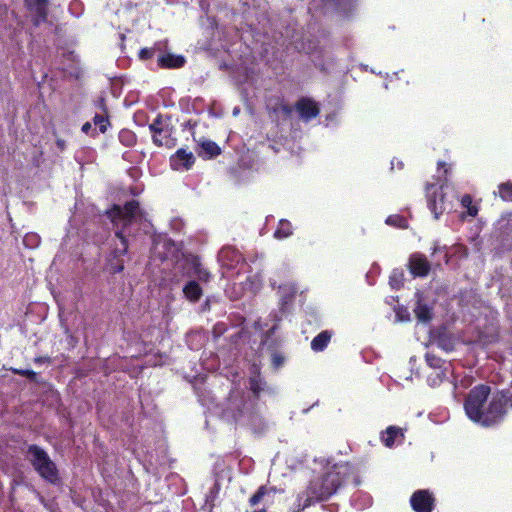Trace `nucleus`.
<instances>
[{
	"instance_id": "obj_1",
	"label": "nucleus",
	"mask_w": 512,
	"mask_h": 512,
	"mask_svg": "<svg viewBox=\"0 0 512 512\" xmlns=\"http://www.w3.org/2000/svg\"><path fill=\"white\" fill-rule=\"evenodd\" d=\"M360 483V468L357 465L351 462L336 463L297 494L291 512H302L316 503L329 500L345 487H356Z\"/></svg>"
},
{
	"instance_id": "obj_2",
	"label": "nucleus",
	"mask_w": 512,
	"mask_h": 512,
	"mask_svg": "<svg viewBox=\"0 0 512 512\" xmlns=\"http://www.w3.org/2000/svg\"><path fill=\"white\" fill-rule=\"evenodd\" d=\"M138 214H140V204L134 199L127 201L123 206L114 204L107 211V216L113 224L122 223V228L115 231V236L119 239L120 244L112 250V258L108 262V269L112 274L121 273L124 270L123 256L128 252V240L124 235V230L136 220Z\"/></svg>"
},
{
	"instance_id": "obj_3",
	"label": "nucleus",
	"mask_w": 512,
	"mask_h": 512,
	"mask_svg": "<svg viewBox=\"0 0 512 512\" xmlns=\"http://www.w3.org/2000/svg\"><path fill=\"white\" fill-rule=\"evenodd\" d=\"M26 457L34 470L46 481L56 483L59 473L56 464L51 460L48 453L36 444L28 446Z\"/></svg>"
},
{
	"instance_id": "obj_4",
	"label": "nucleus",
	"mask_w": 512,
	"mask_h": 512,
	"mask_svg": "<svg viewBox=\"0 0 512 512\" xmlns=\"http://www.w3.org/2000/svg\"><path fill=\"white\" fill-rule=\"evenodd\" d=\"M26 457L34 470L46 481L56 483L59 473L56 464L51 460L48 453L36 444L28 446Z\"/></svg>"
},
{
	"instance_id": "obj_5",
	"label": "nucleus",
	"mask_w": 512,
	"mask_h": 512,
	"mask_svg": "<svg viewBox=\"0 0 512 512\" xmlns=\"http://www.w3.org/2000/svg\"><path fill=\"white\" fill-rule=\"evenodd\" d=\"M491 393V388L485 384H479L473 387L466 396L464 409L467 416L474 422L483 418L484 409Z\"/></svg>"
},
{
	"instance_id": "obj_6",
	"label": "nucleus",
	"mask_w": 512,
	"mask_h": 512,
	"mask_svg": "<svg viewBox=\"0 0 512 512\" xmlns=\"http://www.w3.org/2000/svg\"><path fill=\"white\" fill-rule=\"evenodd\" d=\"M510 400L511 397L508 391H498L493 394L479 423L484 426H491L503 420Z\"/></svg>"
},
{
	"instance_id": "obj_7",
	"label": "nucleus",
	"mask_w": 512,
	"mask_h": 512,
	"mask_svg": "<svg viewBox=\"0 0 512 512\" xmlns=\"http://www.w3.org/2000/svg\"><path fill=\"white\" fill-rule=\"evenodd\" d=\"M172 127L163 125V115L158 114L149 125V131L152 134V141L158 147L173 148L176 145V139L172 137Z\"/></svg>"
},
{
	"instance_id": "obj_8",
	"label": "nucleus",
	"mask_w": 512,
	"mask_h": 512,
	"mask_svg": "<svg viewBox=\"0 0 512 512\" xmlns=\"http://www.w3.org/2000/svg\"><path fill=\"white\" fill-rule=\"evenodd\" d=\"M426 196L429 210L433 213L434 218L438 219L447 209L442 186L436 187L434 184H427Z\"/></svg>"
},
{
	"instance_id": "obj_9",
	"label": "nucleus",
	"mask_w": 512,
	"mask_h": 512,
	"mask_svg": "<svg viewBox=\"0 0 512 512\" xmlns=\"http://www.w3.org/2000/svg\"><path fill=\"white\" fill-rule=\"evenodd\" d=\"M436 499L428 489H419L412 493L410 506L414 512H432L435 508Z\"/></svg>"
},
{
	"instance_id": "obj_10",
	"label": "nucleus",
	"mask_w": 512,
	"mask_h": 512,
	"mask_svg": "<svg viewBox=\"0 0 512 512\" xmlns=\"http://www.w3.org/2000/svg\"><path fill=\"white\" fill-rule=\"evenodd\" d=\"M408 269L413 277H427L431 270V264L422 253H413L409 257Z\"/></svg>"
},
{
	"instance_id": "obj_11",
	"label": "nucleus",
	"mask_w": 512,
	"mask_h": 512,
	"mask_svg": "<svg viewBox=\"0 0 512 512\" xmlns=\"http://www.w3.org/2000/svg\"><path fill=\"white\" fill-rule=\"evenodd\" d=\"M295 109L300 118L305 122L316 118L320 114V107L318 103L309 97H301L295 103Z\"/></svg>"
},
{
	"instance_id": "obj_12",
	"label": "nucleus",
	"mask_w": 512,
	"mask_h": 512,
	"mask_svg": "<svg viewBox=\"0 0 512 512\" xmlns=\"http://www.w3.org/2000/svg\"><path fill=\"white\" fill-rule=\"evenodd\" d=\"M27 9L35 13L33 24L39 26L47 20L48 16V0H24Z\"/></svg>"
},
{
	"instance_id": "obj_13",
	"label": "nucleus",
	"mask_w": 512,
	"mask_h": 512,
	"mask_svg": "<svg viewBox=\"0 0 512 512\" xmlns=\"http://www.w3.org/2000/svg\"><path fill=\"white\" fill-rule=\"evenodd\" d=\"M195 162V157L192 152H188L185 149H178L175 154L170 157L171 167L175 170L179 169H190Z\"/></svg>"
},
{
	"instance_id": "obj_14",
	"label": "nucleus",
	"mask_w": 512,
	"mask_h": 512,
	"mask_svg": "<svg viewBox=\"0 0 512 512\" xmlns=\"http://www.w3.org/2000/svg\"><path fill=\"white\" fill-rule=\"evenodd\" d=\"M246 412V402L241 398L230 402L229 406L224 410V416L238 423L244 419Z\"/></svg>"
},
{
	"instance_id": "obj_15",
	"label": "nucleus",
	"mask_w": 512,
	"mask_h": 512,
	"mask_svg": "<svg viewBox=\"0 0 512 512\" xmlns=\"http://www.w3.org/2000/svg\"><path fill=\"white\" fill-rule=\"evenodd\" d=\"M266 382L261 376L260 366L253 364L251 367V376L249 377V388L256 399H259L260 394L264 391Z\"/></svg>"
},
{
	"instance_id": "obj_16",
	"label": "nucleus",
	"mask_w": 512,
	"mask_h": 512,
	"mask_svg": "<svg viewBox=\"0 0 512 512\" xmlns=\"http://www.w3.org/2000/svg\"><path fill=\"white\" fill-rule=\"evenodd\" d=\"M187 263L193 270V276H195L201 282H209L211 279V274L207 268H205L202 264L201 258L197 255H190L186 259Z\"/></svg>"
},
{
	"instance_id": "obj_17",
	"label": "nucleus",
	"mask_w": 512,
	"mask_h": 512,
	"mask_svg": "<svg viewBox=\"0 0 512 512\" xmlns=\"http://www.w3.org/2000/svg\"><path fill=\"white\" fill-rule=\"evenodd\" d=\"M185 63L184 56L172 53L162 54L157 59V64L161 69H178L183 67Z\"/></svg>"
},
{
	"instance_id": "obj_18",
	"label": "nucleus",
	"mask_w": 512,
	"mask_h": 512,
	"mask_svg": "<svg viewBox=\"0 0 512 512\" xmlns=\"http://www.w3.org/2000/svg\"><path fill=\"white\" fill-rule=\"evenodd\" d=\"M268 111L270 116L273 117L275 121L279 122L281 119L285 121L290 118L293 107L286 103L279 102L272 107H268Z\"/></svg>"
},
{
	"instance_id": "obj_19",
	"label": "nucleus",
	"mask_w": 512,
	"mask_h": 512,
	"mask_svg": "<svg viewBox=\"0 0 512 512\" xmlns=\"http://www.w3.org/2000/svg\"><path fill=\"white\" fill-rule=\"evenodd\" d=\"M498 237L502 240L512 239V214L501 217L496 226Z\"/></svg>"
},
{
	"instance_id": "obj_20",
	"label": "nucleus",
	"mask_w": 512,
	"mask_h": 512,
	"mask_svg": "<svg viewBox=\"0 0 512 512\" xmlns=\"http://www.w3.org/2000/svg\"><path fill=\"white\" fill-rule=\"evenodd\" d=\"M413 312L417 320L422 323H429L433 318L432 307L424 303L420 297L416 302Z\"/></svg>"
},
{
	"instance_id": "obj_21",
	"label": "nucleus",
	"mask_w": 512,
	"mask_h": 512,
	"mask_svg": "<svg viewBox=\"0 0 512 512\" xmlns=\"http://www.w3.org/2000/svg\"><path fill=\"white\" fill-rule=\"evenodd\" d=\"M201 151L198 152L199 156L203 159H213L219 156L222 152L220 146L212 140H204L200 143Z\"/></svg>"
},
{
	"instance_id": "obj_22",
	"label": "nucleus",
	"mask_w": 512,
	"mask_h": 512,
	"mask_svg": "<svg viewBox=\"0 0 512 512\" xmlns=\"http://www.w3.org/2000/svg\"><path fill=\"white\" fill-rule=\"evenodd\" d=\"M183 294L187 300L198 302L203 295V290L198 282L190 280L184 285Z\"/></svg>"
},
{
	"instance_id": "obj_23",
	"label": "nucleus",
	"mask_w": 512,
	"mask_h": 512,
	"mask_svg": "<svg viewBox=\"0 0 512 512\" xmlns=\"http://www.w3.org/2000/svg\"><path fill=\"white\" fill-rule=\"evenodd\" d=\"M333 336L332 331L330 330H324L320 332L317 336H315L311 341V349L314 352H322L324 351L328 344L331 341V338Z\"/></svg>"
},
{
	"instance_id": "obj_24",
	"label": "nucleus",
	"mask_w": 512,
	"mask_h": 512,
	"mask_svg": "<svg viewBox=\"0 0 512 512\" xmlns=\"http://www.w3.org/2000/svg\"><path fill=\"white\" fill-rule=\"evenodd\" d=\"M404 438V433L397 426H389L381 433V441L386 447H392L398 438Z\"/></svg>"
},
{
	"instance_id": "obj_25",
	"label": "nucleus",
	"mask_w": 512,
	"mask_h": 512,
	"mask_svg": "<svg viewBox=\"0 0 512 512\" xmlns=\"http://www.w3.org/2000/svg\"><path fill=\"white\" fill-rule=\"evenodd\" d=\"M293 228L290 221L281 219L278 223V227L274 232V237L277 239H284L292 235Z\"/></svg>"
},
{
	"instance_id": "obj_26",
	"label": "nucleus",
	"mask_w": 512,
	"mask_h": 512,
	"mask_svg": "<svg viewBox=\"0 0 512 512\" xmlns=\"http://www.w3.org/2000/svg\"><path fill=\"white\" fill-rule=\"evenodd\" d=\"M118 138L125 147H133L137 142L136 134L130 129L120 130Z\"/></svg>"
},
{
	"instance_id": "obj_27",
	"label": "nucleus",
	"mask_w": 512,
	"mask_h": 512,
	"mask_svg": "<svg viewBox=\"0 0 512 512\" xmlns=\"http://www.w3.org/2000/svg\"><path fill=\"white\" fill-rule=\"evenodd\" d=\"M385 222H386V224L396 227V228H400V229L408 228L407 219L404 216H401L398 214L388 216Z\"/></svg>"
},
{
	"instance_id": "obj_28",
	"label": "nucleus",
	"mask_w": 512,
	"mask_h": 512,
	"mask_svg": "<svg viewBox=\"0 0 512 512\" xmlns=\"http://www.w3.org/2000/svg\"><path fill=\"white\" fill-rule=\"evenodd\" d=\"M462 207L467 209V214L471 217H475L478 214V207L473 204V199L470 194H465L461 198Z\"/></svg>"
},
{
	"instance_id": "obj_29",
	"label": "nucleus",
	"mask_w": 512,
	"mask_h": 512,
	"mask_svg": "<svg viewBox=\"0 0 512 512\" xmlns=\"http://www.w3.org/2000/svg\"><path fill=\"white\" fill-rule=\"evenodd\" d=\"M498 193L503 201L512 202V182L501 183L498 186Z\"/></svg>"
},
{
	"instance_id": "obj_30",
	"label": "nucleus",
	"mask_w": 512,
	"mask_h": 512,
	"mask_svg": "<svg viewBox=\"0 0 512 512\" xmlns=\"http://www.w3.org/2000/svg\"><path fill=\"white\" fill-rule=\"evenodd\" d=\"M269 493V489L262 485L260 486L257 491L250 497L249 504L250 506H256L258 505L264 498L265 495Z\"/></svg>"
},
{
	"instance_id": "obj_31",
	"label": "nucleus",
	"mask_w": 512,
	"mask_h": 512,
	"mask_svg": "<svg viewBox=\"0 0 512 512\" xmlns=\"http://www.w3.org/2000/svg\"><path fill=\"white\" fill-rule=\"evenodd\" d=\"M93 123L99 127L101 133H105L110 125V121L107 115L96 114L93 117Z\"/></svg>"
},
{
	"instance_id": "obj_32",
	"label": "nucleus",
	"mask_w": 512,
	"mask_h": 512,
	"mask_svg": "<svg viewBox=\"0 0 512 512\" xmlns=\"http://www.w3.org/2000/svg\"><path fill=\"white\" fill-rule=\"evenodd\" d=\"M425 359H426L427 364L430 367L438 369V370H444V368H442V366L445 363L440 357H437L436 355L427 353L425 356Z\"/></svg>"
},
{
	"instance_id": "obj_33",
	"label": "nucleus",
	"mask_w": 512,
	"mask_h": 512,
	"mask_svg": "<svg viewBox=\"0 0 512 512\" xmlns=\"http://www.w3.org/2000/svg\"><path fill=\"white\" fill-rule=\"evenodd\" d=\"M446 370L447 368H444V370H437L434 374H431L428 376V382L431 386L439 385L444 378L446 377Z\"/></svg>"
},
{
	"instance_id": "obj_34",
	"label": "nucleus",
	"mask_w": 512,
	"mask_h": 512,
	"mask_svg": "<svg viewBox=\"0 0 512 512\" xmlns=\"http://www.w3.org/2000/svg\"><path fill=\"white\" fill-rule=\"evenodd\" d=\"M390 285L394 289H400L404 285L403 273L394 271L390 276Z\"/></svg>"
},
{
	"instance_id": "obj_35",
	"label": "nucleus",
	"mask_w": 512,
	"mask_h": 512,
	"mask_svg": "<svg viewBox=\"0 0 512 512\" xmlns=\"http://www.w3.org/2000/svg\"><path fill=\"white\" fill-rule=\"evenodd\" d=\"M437 345L445 351H452L454 346L451 337L443 334L439 335L437 339Z\"/></svg>"
},
{
	"instance_id": "obj_36",
	"label": "nucleus",
	"mask_w": 512,
	"mask_h": 512,
	"mask_svg": "<svg viewBox=\"0 0 512 512\" xmlns=\"http://www.w3.org/2000/svg\"><path fill=\"white\" fill-rule=\"evenodd\" d=\"M284 362H285V357L283 356V354H281L280 352H277V351L272 352L271 365L275 370H277L281 366H283Z\"/></svg>"
},
{
	"instance_id": "obj_37",
	"label": "nucleus",
	"mask_w": 512,
	"mask_h": 512,
	"mask_svg": "<svg viewBox=\"0 0 512 512\" xmlns=\"http://www.w3.org/2000/svg\"><path fill=\"white\" fill-rule=\"evenodd\" d=\"M14 374L28 378L32 382H38L37 373L29 369H13Z\"/></svg>"
},
{
	"instance_id": "obj_38",
	"label": "nucleus",
	"mask_w": 512,
	"mask_h": 512,
	"mask_svg": "<svg viewBox=\"0 0 512 512\" xmlns=\"http://www.w3.org/2000/svg\"><path fill=\"white\" fill-rule=\"evenodd\" d=\"M155 52H156L155 47H145L139 51L138 57L140 60L146 61V60L152 59L155 55Z\"/></svg>"
},
{
	"instance_id": "obj_39",
	"label": "nucleus",
	"mask_w": 512,
	"mask_h": 512,
	"mask_svg": "<svg viewBox=\"0 0 512 512\" xmlns=\"http://www.w3.org/2000/svg\"><path fill=\"white\" fill-rule=\"evenodd\" d=\"M39 242V238L37 235L35 234H31V235H26L25 238H24V243L26 245H34V244H37Z\"/></svg>"
},
{
	"instance_id": "obj_40",
	"label": "nucleus",
	"mask_w": 512,
	"mask_h": 512,
	"mask_svg": "<svg viewBox=\"0 0 512 512\" xmlns=\"http://www.w3.org/2000/svg\"><path fill=\"white\" fill-rule=\"evenodd\" d=\"M51 357L49 356H37L34 358V363L35 364H50L51 363Z\"/></svg>"
},
{
	"instance_id": "obj_41",
	"label": "nucleus",
	"mask_w": 512,
	"mask_h": 512,
	"mask_svg": "<svg viewBox=\"0 0 512 512\" xmlns=\"http://www.w3.org/2000/svg\"><path fill=\"white\" fill-rule=\"evenodd\" d=\"M91 129H92V125L90 122H85L81 128L82 132H84V133H88Z\"/></svg>"
},
{
	"instance_id": "obj_42",
	"label": "nucleus",
	"mask_w": 512,
	"mask_h": 512,
	"mask_svg": "<svg viewBox=\"0 0 512 512\" xmlns=\"http://www.w3.org/2000/svg\"><path fill=\"white\" fill-rule=\"evenodd\" d=\"M438 168H439V169H440V168H445V169H444V173H445V174H447V173H448V168H446V163H445V162H443V161H439V162H438Z\"/></svg>"
},
{
	"instance_id": "obj_43",
	"label": "nucleus",
	"mask_w": 512,
	"mask_h": 512,
	"mask_svg": "<svg viewBox=\"0 0 512 512\" xmlns=\"http://www.w3.org/2000/svg\"><path fill=\"white\" fill-rule=\"evenodd\" d=\"M57 146L63 150L65 148V141L64 140H57Z\"/></svg>"
},
{
	"instance_id": "obj_44",
	"label": "nucleus",
	"mask_w": 512,
	"mask_h": 512,
	"mask_svg": "<svg viewBox=\"0 0 512 512\" xmlns=\"http://www.w3.org/2000/svg\"><path fill=\"white\" fill-rule=\"evenodd\" d=\"M337 510H338V505L334 504V505L329 506L330 512H336Z\"/></svg>"
},
{
	"instance_id": "obj_45",
	"label": "nucleus",
	"mask_w": 512,
	"mask_h": 512,
	"mask_svg": "<svg viewBox=\"0 0 512 512\" xmlns=\"http://www.w3.org/2000/svg\"><path fill=\"white\" fill-rule=\"evenodd\" d=\"M253 512H267L265 507H262L260 509H255Z\"/></svg>"
},
{
	"instance_id": "obj_46",
	"label": "nucleus",
	"mask_w": 512,
	"mask_h": 512,
	"mask_svg": "<svg viewBox=\"0 0 512 512\" xmlns=\"http://www.w3.org/2000/svg\"><path fill=\"white\" fill-rule=\"evenodd\" d=\"M229 251H231L232 253H236L235 250H231V249L223 250L222 253H226V252H229Z\"/></svg>"
},
{
	"instance_id": "obj_47",
	"label": "nucleus",
	"mask_w": 512,
	"mask_h": 512,
	"mask_svg": "<svg viewBox=\"0 0 512 512\" xmlns=\"http://www.w3.org/2000/svg\"><path fill=\"white\" fill-rule=\"evenodd\" d=\"M164 245H165V246L172 245V242H171V241H166V242L164 243Z\"/></svg>"
}]
</instances>
